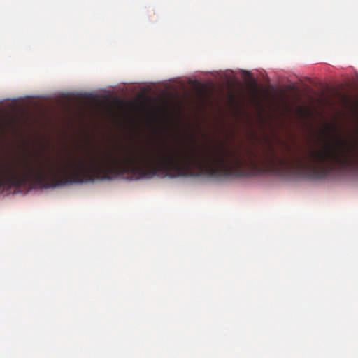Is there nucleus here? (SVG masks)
I'll list each match as a JSON object with an SVG mask.
<instances>
[{"label":"nucleus","instance_id":"nucleus-1","mask_svg":"<svg viewBox=\"0 0 358 358\" xmlns=\"http://www.w3.org/2000/svg\"><path fill=\"white\" fill-rule=\"evenodd\" d=\"M329 129L335 133L337 132V128L334 126H330L329 127Z\"/></svg>","mask_w":358,"mask_h":358}]
</instances>
